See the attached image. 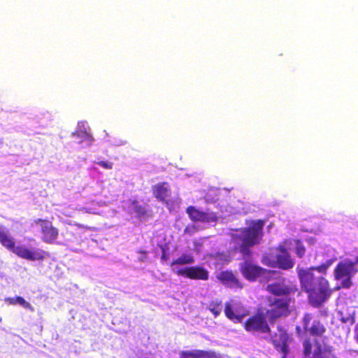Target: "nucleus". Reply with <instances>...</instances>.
<instances>
[{
	"mask_svg": "<svg viewBox=\"0 0 358 358\" xmlns=\"http://www.w3.org/2000/svg\"><path fill=\"white\" fill-rule=\"evenodd\" d=\"M296 272L301 289L308 294L309 303L315 308L321 306L333 292L329 281L308 270L296 269Z\"/></svg>",
	"mask_w": 358,
	"mask_h": 358,
	"instance_id": "nucleus-1",
	"label": "nucleus"
},
{
	"mask_svg": "<svg viewBox=\"0 0 358 358\" xmlns=\"http://www.w3.org/2000/svg\"><path fill=\"white\" fill-rule=\"evenodd\" d=\"M0 244L17 257L29 261H43L45 252L41 249H30L24 245H15V238L8 231L0 225Z\"/></svg>",
	"mask_w": 358,
	"mask_h": 358,
	"instance_id": "nucleus-2",
	"label": "nucleus"
},
{
	"mask_svg": "<svg viewBox=\"0 0 358 358\" xmlns=\"http://www.w3.org/2000/svg\"><path fill=\"white\" fill-rule=\"evenodd\" d=\"M264 222L261 220L252 221L250 224L242 230L241 244L239 252L244 258L250 257L252 255L250 247L259 244L263 237Z\"/></svg>",
	"mask_w": 358,
	"mask_h": 358,
	"instance_id": "nucleus-3",
	"label": "nucleus"
},
{
	"mask_svg": "<svg viewBox=\"0 0 358 358\" xmlns=\"http://www.w3.org/2000/svg\"><path fill=\"white\" fill-rule=\"evenodd\" d=\"M265 316L271 324H274L278 319L287 317L290 313L291 299L289 297L266 298Z\"/></svg>",
	"mask_w": 358,
	"mask_h": 358,
	"instance_id": "nucleus-4",
	"label": "nucleus"
},
{
	"mask_svg": "<svg viewBox=\"0 0 358 358\" xmlns=\"http://www.w3.org/2000/svg\"><path fill=\"white\" fill-rule=\"evenodd\" d=\"M357 272L358 269L356 267L355 262L350 259L341 261L334 268V279L341 280V287L349 289L352 285V278ZM340 289V286L336 287V290Z\"/></svg>",
	"mask_w": 358,
	"mask_h": 358,
	"instance_id": "nucleus-5",
	"label": "nucleus"
},
{
	"mask_svg": "<svg viewBox=\"0 0 358 358\" xmlns=\"http://www.w3.org/2000/svg\"><path fill=\"white\" fill-rule=\"evenodd\" d=\"M303 328L313 338H322L327 332L325 324L319 319H313L310 313H305L302 318Z\"/></svg>",
	"mask_w": 358,
	"mask_h": 358,
	"instance_id": "nucleus-6",
	"label": "nucleus"
},
{
	"mask_svg": "<svg viewBox=\"0 0 358 358\" xmlns=\"http://www.w3.org/2000/svg\"><path fill=\"white\" fill-rule=\"evenodd\" d=\"M265 314H256L249 317L244 323V328L247 331L271 333V329L266 320Z\"/></svg>",
	"mask_w": 358,
	"mask_h": 358,
	"instance_id": "nucleus-7",
	"label": "nucleus"
},
{
	"mask_svg": "<svg viewBox=\"0 0 358 358\" xmlns=\"http://www.w3.org/2000/svg\"><path fill=\"white\" fill-rule=\"evenodd\" d=\"M224 314L230 320L241 322L243 318L248 315V311L240 302L231 300L225 303Z\"/></svg>",
	"mask_w": 358,
	"mask_h": 358,
	"instance_id": "nucleus-8",
	"label": "nucleus"
},
{
	"mask_svg": "<svg viewBox=\"0 0 358 358\" xmlns=\"http://www.w3.org/2000/svg\"><path fill=\"white\" fill-rule=\"evenodd\" d=\"M34 223L41 227L42 240L46 243H53L59 236V230L55 227L52 222L45 219L38 218Z\"/></svg>",
	"mask_w": 358,
	"mask_h": 358,
	"instance_id": "nucleus-9",
	"label": "nucleus"
},
{
	"mask_svg": "<svg viewBox=\"0 0 358 358\" xmlns=\"http://www.w3.org/2000/svg\"><path fill=\"white\" fill-rule=\"evenodd\" d=\"M177 275L195 280H208L209 279L208 271L203 266H187L178 269Z\"/></svg>",
	"mask_w": 358,
	"mask_h": 358,
	"instance_id": "nucleus-10",
	"label": "nucleus"
},
{
	"mask_svg": "<svg viewBox=\"0 0 358 358\" xmlns=\"http://www.w3.org/2000/svg\"><path fill=\"white\" fill-rule=\"evenodd\" d=\"M240 271L245 279L252 282L263 275L266 269L250 262H245L241 264Z\"/></svg>",
	"mask_w": 358,
	"mask_h": 358,
	"instance_id": "nucleus-11",
	"label": "nucleus"
},
{
	"mask_svg": "<svg viewBox=\"0 0 358 358\" xmlns=\"http://www.w3.org/2000/svg\"><path fill=\"white\" fill-rule=\"evenodd\" d=\"M266 289L273 295V297H289V295L295 291L292 287L286 285L284 281L270 283L266 286Z\"/></svg>",
	"mask_w": 358,
	"mask_h": 358,
	"instance_id": "nucleus-12",
	"label": "nucleus"
},
{
	"mask_svg": "<svg viewBox=\"0 0 358 358\" xmlns=\"http://www.w3.org/2000/svg\"><path fill=\"white\" fill-rule=\"evenodd\" d=\"M127 203L128 213L135 214L138 219L142 220L152 217V212L148 206L141 205L137 199H129Z\"/></svg>",
	"mask_w": 358,
	"mask_h": 358,
	"instance_id": "nucleus-13",
	"label": "nucleus"
},
{
	"mask_svg": "<svg viewBox=\"0 0 358 358\" xmlns=\"http://www.w3.org/2000/svg\"><path fill=\"white\" fill-rule=\"evenodd\" d=\"M186 212L190 219L194 222H212L217 219L215 213L201 211L192 206L187 208Z\"/></svg>",
	"mask_w": 358,
	"mask_h": 358,
	"instance_id": "nucleus-14",
	"label": "nucleus"
},
{
	"mask_svg": "<svg viewBox=\"0 0 358 358\" xmlns=\"http://www.w3.org/2000/svg\"><path fill=\"white\" fill-rule=\"evenodd\" d=\"M217 278L224 285L230 288L242 289L243 285L232 271H223L217 275Z\"/></svg>",
	"mask_w": 358,
	"mask_h": 358,
	"instance_id": "nucleus-15",
	"label": "nucleus"
},
{
	"mask_svg": "<svg viewBox=\"0 0 358 358\" xmlns=\"http://www.w3.org/2000/svg\"><path fill=\"white\" fill-rule=\"evenodd\" d=\"M152 192L157 200L168 203L166 199L171 196V189L167 182H162L153 185Z\"/></svg>",
	"mask_w": 358,
	"mask_h": 358,
	"instance_id": "nucleus-16",
	"label": "nucleus"
},
{
	"mask_svg": "<svg viewBox=\"0 0 358 358\" xmlns=\"http://www.w3.org/2000/svg\"><path fill=\"white\" fill-rule=\"evenodd\" d=\"M279 250L280 253L275 257V266L282 270L292 268L294 266V261L287 249L280 248Z\"/></svg>",
	"mask_w": 358,
	"mask_h": 358,
	"instance_id": "nucleus-17",
	"label": "nucleus"
},
{
	"mask_svg": "<svg viewBox=\"0 0 358 358\" xmlns=\"http://www.w3.org/2000/svg\"><path fill=\"white\" fill-rule=\"evenodd\" d=\"M180 358H224L213 350H193L182 351Z\"/></svg>",
	"mask_w": 358,
	"mask_h": 358,
	"instance_id": "nucleus-18",
	"label": "nucleus"
},
{
	"mask_svg": "<svg viewBox=\"0 0 358 358\" xmlns=\"http://www.w3.org/2000/svg\"><path fill=\"white\" fill-rule=\"evenodd\" d=\"M303 355L307 358H326L325 352L321 345L317 343L316 348L312 352V343L309 338L303 342Z\"/></svg>",
	"mask_w": 358,
	"mask_h": 358,
	"instance_id": "nucleus-19",
	"label": "nucleus"
},
{
	"mask_svg": "<svg viewBox=\"0 0 358 358\" xmlns=\"http://www.w3.org/2000/svg\"><path fill=\"white\" fill-rule=\"evenodd\" d=\"M334 262V259H330L327 260L324 263H323L319 266H311V267L306 268L297 267L296 269L308 270L313 275H315V273H314L315 271H317L319 273L325 274L327 273L328 268L332 265Z\"/></svg>",
	"mask_w": 358,
	"mask_h": 358,
	"instance_id": "nucleus-20",
	"label": "nucleus"
},
{
	"mask_svg": "<svg viewBox=\"0 0 358 358\" xmlns=\"http://www.w3.org/2000/svg\"><path fill=\"white\" fill-rule=\"evenodd\" d=\"M280 343H278L277 341L273 340V344L275 346V348L282 352L284 355H286L287 352L288 345L287 343V334L283 331L280 334Z\"/></svg>",
	"mask_w": 358,
	"mask_h": 358,
	"instance_id": "nucleus-21",
	"label": "nucleus"
},
{
	"mask_svg": "<svg viewBox=\"0 0 358 358\" xmlns=\"http://www.w3.org/2000/svg\"><path fill=\"white\" fill-rule=\"evenodd\" d=\"M194 262V258L192 255L189 253L182 254L180 257L174 259L171 265H185L191 264Z\"/></svg>",
	"mask_w": 358,
	"mask_h": 358,
	"instance_id": "nucleus-22",
	"label": "nucleus"
},
{
	"mask_svg": "<svg viewBox=\"0 0 358 358\" xmlns=\"http://www.w3.org/2000/svg\"><path fill=\"white\" fill-rule=\"evenodd\" d=\"M5 301L10 305H15L18 303L25 308H31L30 303L26 301L22 296L8 297L5 299Z\"/></svg>",
	"mask_w": 358,
	"mask_h": 358,
	"instance_id": "nucleus-23",
	"label": "nucleus"
},
{
	"mask_svg": "<svg viewBox=\"0 0 358 358\" xmlns=\"http://www.w3.org/2000/svg\"><path fill=\"white\" fill-rule=\"evenodd\" d=\"M222 301L220 300L212 301L208 306V310L212 313L215 317L219 316L222 312Z\"/></svg>",
	"mask_w": 358,
	"mask_h": 358,
	"instance_id": "nucleus-24",
	"label": "nucleus"
},
{
	"mask_svg": "<svg viewBox=\"0 0 358 358\" xmlns=\"http://www.w3.org/2000/svg\"><path fill=\"white\" fill-rule=\"evenodd\" d=\"M295 249L294 252L296 256L299 258H302L304 257L306 254V248L303 245L301 241L296 240L295 241Z\"/></svg>",
	"mask_w": 358,
	"mask_h": 358,
	"instance_id": "nucleus-25",
	"label": "nucleus"
},
{
	"mask_svg": "<svg viewBox=\"0 0 358 358\" xmlns=\"http://www.w3.org/2000/svg\"><path fill=\"white\" fill-rule=\"evenodd\" d=\"M96 164L105 169H112L113 166V162L108 161H99Z\"/></svg>",
	"mask_w": 358,
	"mask_h": 358,
	"instance_id": "nucleus-26",
	"label": "nucleus"
},
{
	"mask_svg": "<svg viewBox=\"0 0 358 358\" xmlns=\"http://www.w3.org/2000/svg\"><path fill=\"white\" fill-rule=\"evenodd\" d=\"M138 252L140 253V254H143V255H146L147 254V252L145 251V250H138Z\"/></svg>",
	"mask_w": 358,
	"mask_h": 358,
	"instance_id": "nucleus-27",
	"label": "nucleus"
},
{
	"mask_svg": "<svg viewBox=\"0 0 358 358\" xmlns=\"http://www.w3.org/2000/svg\"><path fill=\"white\" fill-rule=\"evenodd\" d=\"M162 260H166V254H165V253H164V254L162 255Z\"/></svg>",
	"mask_w": 358,
	"mask_h": 358,
	"instance_id": "nucleus-28",
	"label": "nucleus"
},
{
	"mask_svg": "<svg viewBox=\"0 0 358 358\" xmlns=\"http://www.w3.org/2000/svg\"><path fill=\"white\" fill-rule=\"evenodd\" d=\"M355 338L356 341L358 343V333L356 334Z\"/></svg>",
	"mask_w": 358,
	"mask_h": 358,
	"instance_id": "nucleus-29",
	"label": "nucleus"
},
{
	"mask_svg": "<svg viewBox=\"0 0 358 358\" xmlns=\"http://www.w3.org/2000/svg\"><path fill=\"white\" fill-rule=\"evenodd\" d=\"M357 354H358V352H357Z\"/></svg>",
	"mask_w": 358,
	"mask_h": 358,
	"instance_id": "nucleus-30",
	"label": "nucleus"
}]
</instances>
